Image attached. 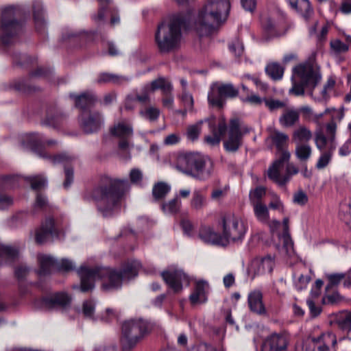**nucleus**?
<instances>
[{
	"instance_id": "nucleus-1",
	"label": "nucleus",
	"mask_w": 351,
	"mask_h": 351,
	"mask_svg": "<svg viewBox=\"0 0 351 351\" xmlns=\"http://www.w3.org/2000/svg\"><path fill=\"white\" fill-rule=\"evenodd\" d=\"M140 267L137 261L127 262L119 271L109 267L90 269L82 266L77 271L81 279L80 289L82 292L92 290L96 280H101V288L104 291L117 289L121 287L123 280L135 277Z\"/></svg>"
},
{
	"instance_id": "nucleus-2",
	"label": "nucleus",
	"mask_w": 351,
	"mask_h": 351,
	"mask_svg": "<svg viewBox=\"0 0 351 351\" xmlns=\"http://www.w3.org/2000/svg\"><path fill=\"white\" fill-rule=\"evenodd\" d=\"M230 7V0H207L195 23L196 32L200 36L208 35L224 24Z\"/></svg>"
},
{
	"instance_id": "nucleus-3",
	"label": "nucleus",
	"mask_w": 351,
	"mask_h": 351,
	"mask_svg": "<svg viewBox=\"0 0 351 351\" xmlns=\"http://www.w3.org/2000/svg\"><path fill=\"white\" fill-rule=\"evenodd\" d=\"M186 23V17L182 14H178L158 25L154 40L160 52L170 53L180 47L182 40V30Z\"/></svg>"
},
{
	"instance_id": "nucleus-4",
	"label": "nucleus",
	"mask_w": 351,
	"mask_h": 351,
	"mask_svg": "<svg viewBox=\"0 0 351 351\" xmlns=\"http://www.w3.org/2000/svg\"><path fill=\"white\" fill-rule=\"evenodd\" d=\"M129 187L127 180H113L108 186L100 189V197L97 199V208L104 217H110L119 208L121 197Z\"/></svg>"
},
{
	"instance_id": "nucleus-5",
	"label": "nucleus",
	"mask_w": 351,
	"mask_h": 351,
	"mask_svg": "<svg viewBox=\"0 0 351 351\" xmlns=\"http://www.w3.org/2000/svg\"><path fill=\"white\" fill-rule=\"evenodd\" d=\"M320 80L321 75L316 67L310 64H299L293 69V86L289 93L296 96L302 95L304 88L313 89Z\"/></svg>"
},
{
	"instance_id": "nucleus-6",
	"label": "nucleus",
	"mask_w": 351,
	"mask_h": 351,
	"mask_svg": "<svg viewBox=\"0 0 351 351\" xmlns=\"http://www.w3.org/2000/svg\"><path fill=\"white\" fill-rule=\"evenodd\" d=\"M121 344L125 351L136 346L149 332L148 323L142 319H131L123 322L121 328Z\"/></svg>"
},
{
	"instance_id": "nucleus-7",
	"label": "nucleus",
	"mask_w": 351,
	"mask_h": 351,
	"mask_svg": "<svg viewBox=\"0 0 351 351\" xmlns=\"http://www.w3.org/2000/svg\"><path fill=\"white\" fill-rule=\"evenodd\" d=\"M16 14V10L14 6L6 7L2 12L0 42L4 45H9L21 29V23L15 19Z\"/></svg>"
},
{
	"instance_id": "nucleus-8",
	"label": "nucleus",
	"mask_w": 351,
	"mask_h": 351,
	"mask_svg": "<svg viewBox=\"0 0 351 351\" xmlns=\"http://www.w3.org/2000/svg\"><path fill=\"white\" fill-rule=\"evenodd\" d=\"M247 226L243 219L234 215L229 214L223 219V237L226 245L230 241H241L247 232Z\"/></svg>"
},
{
	"instance_id": "nucleus-9",
	"label": "nucleus",
	"mask_w": 351,
	"mask_h": 351,
	"mask_svg": "<svg viewBox=\"0 0 351 351\" xmlns=\"http://www.w3.org/2000/svg\"><path fill=\"white\" fill-rule=\"evenodd\" d=\"M291 157L288 150H285L280 154V158L276 160L267 171L268 177L279 186H284L289 182V176H285V163Z\"/></svg>"
},
{
	"instance_id": "nucleus-10",
	"label": "nucleus",
	"mask_w": 351,
	"mask_h": 351,
	"mask_svg": "<svg viewBox=\"0 0 351 351\" xmlns=\"http://www.w3.org/2000/svg\"><path fill=\"white\" fill-rule=\"evenodd\" d=\"M309 340L317 351H337V338L330 330L322 332L317 336H311Z\"/></svg>"
},
{
	"instance_id": "nucleus-11",
	"label": "nucleus",
	"mask_w": 351,
	"mask_h": 351,
	"mask_svg": "<svg viewBox=\"0 0 351 351\" xmlns=\"http://www.w3.org/2000/svg\"><path fill=\"white\" fill-rule=\"evenodd\" d=\"M71 302V298L65 293H56L47 295L34 302L37 308L43 310H51L57 306H66Z\"/></svg>"
},
{
	"instance_id": "nucleus-12",
	"label": "nucleus",
	"mask_w": 351,
	"mask_h": 351,
	"mask_svg": "<svg viewBox=\"0 0 351 351\" xmlns=\"http://www.w3.org/2000/svg\"><path fill=\"white\" fill-rule=\"evenodd\" d=\"M213 169V162L211 159L198 153L190 176L199 180H206L210 177Z\"/></svg>"
},
{
	"instance_id": "nucleus-13",
	"label": "nucleus",
	"mask_w": 351,
	"mask_h": 351,
	"mask_svg": "<svg viewBox=\"0 0 351 351\" xmlns=\"http://www.w3.org/2000/svg\"><path fill=\"white\" fill-rule=\"evenodd\" d=\"M98 12L94 16L95 21H103L110 18V25L114 26L120 23V17L117 8L112 5V0H97Z\"/></svg>"
},
{
	"instance_id": "nucleus-14",
	"label": "nucleus",
	"mask_w": 351,
	"mask_h": 351,
	"mask_svg": "<svg viewBox=\"0 0 351 351\" xmlns=\"http://www.w3.org/2000/svg\"><path fill=\"white\" fill-rule=\"evenodd\" d=\"M289 336L285 332L272 333L264 340L261 351H287Z\"/></svg>"
},
{
	"instance_id": "nucleus-15",
	"label": "nucleus",
	"mask_w": 351,
	"mask_h": 351,
	"mask_svg": "<svg viewBox=\"0 0 351 351\" xmlns=\"http://www.w3.org/2000/svg\"><path fill=\"white\" fill-rule=\"evenodd\" d=\"M60 239L59 231L53 218L48 217L42 223L40 228L36 232L35 239L39 244L44 243L49 240Z\"/></svg>"
},
{
	"instance_id": "nucleus-16",
	"label": "nucleus",
	"mask_w": 351,
	"mask_h": 351,
	"mask_svg": "<svg viewBox=\"0 0 351 351\" xmlns=\"http://www.w3.org/2000/svg\"><path fill=\"white\" fill-rule=\"evenodd\" d=\"M274 258L267 255L254 259L248 269V274L254 279L255 277L270 274L274 267Z\"/></svg>"
},
{
	"instance_id": "nucleus-17",
	"label": "nucleus",
	"mask_w": 351,
	"mask_h": 351,
	"mask_svg": "<svg viewBox=\"0 0 351 351\" xmlns=\"http://www.w3.org/2000/svg\"><path fill=\"white\" fill-rule=\"evenodd\" d=\"M103 117L98 112H83L80 117V125L85 133L97 132L103 124Z\"/></svg>"
},
{
	"instance_id": "nucleus-18",
	"label": "nucleus",
	"mask_w": 351,
	"mask_h": 351,
	"mask_svg": "<svg viewBox=\"0 0 351 351\" xmlns=\"http://www.w3.org/2000/svg\"><path fill=\"white\" fill-rule=\"evenodd\" d=\"M161 275L164 281L175 293L182 289L183 283L189 284L187 276L180 269H168Z\"/></svg>"
},
{
	"instance_id": "nucleus-19",
	"label": "nucleus",
	"mask_w": 351,
	"mask_h": 351,
	"mask_svg": "<svg viewBox=\"0 0 351 351\" xmlns=\"http://www.w3.org/2000/svg\"><path fill=\"white\" fill-rule=\"evenodd\" d=\"M208 125L212 132V135L205 137V141L210 145H218L220 142L221 137L225 134L227 126L225 119L223 117L217 120L215 117L208 119Z\"/></svg>"
},
{
	"instance_id": "nucleus-20",
	"label": "nucleus",
	"mask_w": 351,
	"mask_h": 351,
	"mask_svg": "<svg viewBox=\"0 0 351 351\" xmlns=\"http://www.w3.org/2000/svg\"><path fill=\"white\" fill-rule=\"evenodd\" d=\"M337 130V124L333 121L326 125L327 136L322 132H316L315 134V144L317 149L319 151L325 149L327 144L329 145H335V134Z\"/></svg>"
},
{
	"instance_id": "nucleus-21",
	"label": "nucleus",
	"mask_w": 351,
	"mask_h": 351,
	"mask_svg": "<svg viewBox=\"0 0 351 351\" xmlns=\"http://www.w3.org/2000/svg\"><path fill=\"white\" fill-rule=\"evenodd\" d=\"M241 137L239 120L232 119L230 123L228 138L224 142L226 150L232 152H236L241 145Z\"/></svg>"
},
{
	"instance_id": "nucleus-22",
	"label": "nucleus",
	"mask_w": 351,
	"mask_h": 351,
	"mask_svg": "<svg viewBox=\"0 0 351 351\" xmlns=\"http://www.w3.org/2000/svg\"><path fill=\"white\" fill-rule=\"evenodd\" d=\"M197 154H180L176 158L175 161L172 162L171 165L178 171L191 176Z\"/></svg>"
},
{
	"instance_id": "nucleus-23",
	"label": "nucleus",
	"mask_w": 351,
	"mask_h": 351,
	"mask_svg": "<svg viewBox=\"0 0 351 351\" xmlns=\"http://www.w3.org/2000/svg\"><path fill=\"white\" fill-rule=\"evenodd\" d=\"M208 291L209 285L208 282L203 280L195 281L194 290L189 296L191 304H198L206 302Z\"/></svg>"
},
{
	"instance_id": "nucleus-24",
	"label": "nucleus",
	"mask_w": 351,
	"mask_h": 351,
	"mask_svg": "<svg viewBox=\"0 0 351 351\" xmlns=\"http://www.w3.org/2000/svg\"><path fill=\"white\" fill-rule=\"evenodd\" d=\"M300 3L302 5H300L297 12L306 23L313 22L312 25L309 26V32L311 34H315L318 22L313 20L315 12L311 3L309 0H302Z\"/></svg>"
},
{
	"instance_id": "nucleus-25",
	"label": "nucleus",
	"mask_w": 351,
	"mask_h": 351,
	"mask_svg": "<svg viewBox=\"0 0 351 351\" xmlns=\"http://www.w3.org/2000/svg\"><path fill=\"white\" fill-rule=\"evenodd\" d=\"M248 305L251 311L258 314L265 315L266 309L263 302V293L260 290L255 289L248 294Z\"/></svg>"
},
{
	"instance_id": "nucleus-26",
	"label": "nucleus",
	"mask_w": 351,
	"mask_h": 351,
	"mask_svg": "<svg viewBox=\"0 0 351 351\" xmlns=\"http://www.w3.org/2000/svg\"><path fill=\"white\" fill-rule=\"evenodd\" d=\"M330 324L343 330H351V312L341 311L331 315Z\"/></svg>"
},
{
	"instance_id": "nucleus-27",
	"label": "nucleus",
	"mask_w": 351,
	"mask_h": 351,
	"mask_svg": "<svg viewBox=\"0 0 351 351\" xmlns=\"http://www.w3.org/2000/svg\"><path fill=\"white\" fill-rule=\"evenodd\" d=\"M199 237L206 243L226 245V239L223 235L215 232L210 227H203L199 230Z\"/></svg>"
},
{
	"instance_id": "nucleus-28",
	"label": "nucleus",
	"mask_w": 351,
	"mask_h": 351,
	"mask_svg": "<svg viewBox=\"0 0 351 351\" xmlns=\"http://www.w3.org/2000/svg\"><path fill=\"white\" fill-rule=\"evenodd\" d=\"M73 158L66 154H60L52 158V161L54 164L62 163L64 166L66 177L65 181L64 182V188H68L73 182V169L67 167V165L70 164Z\"/></svg>"
},
{
	"instance_id": "nucleus-29",
	"label": "nucleus",
	"mask_w": 351,
	"mask_h": 351,
	"mask_svg": "<svg viewBox=\"0 0 351 351\" xmlns=\"http://www.w3.org/2000/svg\"><path fill=\"white\" fill-rule=\"evenodd\" d=\"M70 97L74 99L75 106L82 110L90 107L96 101V97L92 92H85L81 95L71 93Z\"/></svg>"
},
{
	"instance_id": "nucleus-30",
	"label": "nucleus",
	"mask_w": 351,
	"mask_h": 351,
	"mask_svg": "<svg viewBox=\"0 0 351 351\" xmlns=\"http://www.w3.org/2000/svg\"><path fill=\"white\" fill-rule=\"evenodd\" d=\"M208 104L215 107L222 108L225 104V98L222 94L219 84L214 83L210 86L208 93Z\"/></svg>"
},
{
	"instance_id": "nucleus-31",
	"label": "nucleus",
	"mask_w": 351,
	"mask_h": 351,
	"mask_svg": "<svg viewBox=\"0 0 351 351\" xmlns=\"http://www.w3.org/2000/svg\"><path fill=\"white\" fill-rule=\"evenodd\" d=\"M110 133L119 138H130L133 134L132 125L125 121H119L110 128Z\"/></svg>"
},
{
	"instance_id": "nucleus-32",
	"label": "nucleus",
	"mask_w": 351,
	"mask_h": 351,
	"mask_svg": "<svg viewBox=\"0 0 351 351\" xmlns=\"http://www.w3.org/2000/svg\"><path fill=\"white\" fill-rule=\"evenodd\" d=\"M208 202L206 195L200 189L193 191L190 201V206L193 210L196 212L202 211L208 205Z\"/></svg>"
},
{
	"instance_id": "nucleus-33",
	"label": "nucleus",
	"mask_w": 351,
	"mask_h": 351,
	"mask_svg": "<svg viewBox=\"0 0 351 351\" xmlns=\"http://www.w3.org/2000/svg\"><path fill=\"white\" fill-rule=\"evenodd\" d=\"M312 138V131L304 125H299L292 134V141L295 143H308Z\"/></svg>"
},
{
	"instance_id": "nucleus-34",
	"label": "nucleus",
	"mask_w": 351,
	"mask_h": 351,
	"mask_svg": "<svg viewBox=\"0 0 351 351\" xmlns=\"http://www.w3.org/2000/svg\"><path fill=\"white\" fill-rule=\"evenodd\" d=\"M40 263L39 274L46 275L56 269L57 260L50 255L40 254L38 257Z\"/></svg>"
},
{
	"instance_id": "nucleus-35",
	"label": "nucleus",
	"mask_w": 351,
	"mask_h": 351,
	"mask_svg": "<svg viewBox=\"0 0 351 351\" xmlns=\"http://www.w3.org/2000/svg\"><path fill=\"white\" fill-rule=\"evenodd\" d=\"M130 78L123 75H119L110 73H100L97 79V82L99 84L112 83L114 84L121 85L128 83Z\"/></svg>"
},
{
	"instance_id": "nucleus-36",
	"label": "nucleus",
	"mask_w": 351,
	"mask_h": 351,
	"mask_svg": "<svg viewBox=\"0 0 351 351\" xmlns=\"http://www.w3.org/2000/svg\"><path fill=\"white\" fill-rule=\"evenodd\" d=\"M313 148L309 143H295V156L302 162H306L312 156Z\"/></svg>"
},
{
	"instance_id": "nucleus-37",
	"label": "nucleus",
	"mask_w": 351,
	"mask_h": 351,
	"mask_svg": "<svg viewBox=\"0 0 351 351\" xmlns=\"http://www.w3.org/2000/svg\"><path fill=\"white\" fill-rule=\"evenodd\" d=\"M23 144L32 150L43 147L45 143L41 135L37 133L26 134L23 137Z\"/></svg>"
},
{
	"instance_id": "nucleus-38",
	"label": "nucleus",
	"mask_w": 351,
	"mask_h": 351,
	"mask_svg": "<svg viewBox=\"0 0 351 351\" xmlns=\"http://www.w3.org/2000/svg\"><path fill=\"white\" fill-rule=\"evenodd\" d=\"M299 112L295 109H287L279 118V122L283 127H291L299 121Z\"/></svg>"
},
{
	"instance_id": "nucleus-39",
	"label": "nucleus",
	"mask_w": 351,
	"mask_h": 351,
	"mask_svg": "<svg viewBox=\"0 0 351 351\" xmlns=\"http://www.w3.org/2000/svg\"><path fill=\"white\" fill-rule=\"evenodd\" d=\"M269 138L275 144L276 148L281 151V153L286 150L285 147L287 145L289 136L287 134L278 130H271Z\"/></svg>"
},
{
	"instance_id": "nucleus-40",
	"label": "nucleus",
	"mask_w": 351,
	"mask_h": 351,
	"mask_svg": "<svg viewBox=\"0 0 351 351\" xmlns=\"http://www.w3.org/2000/svg\"><path fill=\"white\" fill-rule=\"evenodd\" d=\"M153 93L156 90H161L162 95L173 92V85L170 81L165 77H158L149 84Z\"/></svg>"
},
{
	"instance_id": "nucleus-41",
	"label": "nucleus",
	"mask_w": 351,
	"mask_h": 351,
	"mask_svg": "<svg viewBox=\"0 0 351 351\" xmlns=\"http://www.w3.org/2000/svg\"><path fill=\"white\" fill-rule=\"evenodd\" d=\"M335 148V145H329L327 150L323 149L322 151H320L321 154L315 165V167L317 169H323L329 165L332 160L333 152Z\"/></svg>"
},
{
	"instance_id": "nucleus-42",
	"label": "nucleus",
	"mask_w": 351,
	"mask_h": 351,
	"mask_svg": "<svg viewBox=\"0 0 351 351\" xmlns=\"http://www.w3.org/2000/svg\"><path fill=\"white\" fill-rule=\"evenodd\" d=\"M182 202L178 196L161 204V209L165 215H175L181 208Z\"/></svg>"
},
{
	"instance_id": "nucleus-43",
	"label": "nucleus",
	"mask_w": 351,
	"mask_h": 351,
	"mask_svg": "<svg viewBox=\"0 0 351 351\" xmlns=\"http://www.w3.org/2000/svg\"><path fill=\"white\" fill-rule=\"evenodd\" d=\"M171 191V186L164 182L155 184L152 189V195L156 201L164 199Z\"/></svg>"
},
{
	"instance_id": "nucleus-44",
	"label": "nucleus",
	"mask_w": 351,
	"mask_h": 351,
	"mask_svg": "<svg viewBox=\"0 0 351 351\" xmlns=\"http://www.w3.org/2000/svg\"><path fill=\"white\" fill-rule=\"evenodd\" d=\"M64 120L65 116L60 113H47L42 123L46 126L57 128L64 123Z\"/></svg>"
},
{
	"instance_id": "nucleus-45",
	"label": "nucleus",
	"mask_w": 351,
	"mask_h": 351,
	"mask_svg": "<svg viewBox=\"0 0 351 351\" xmlns=\"http://www.w3.org/2000/svg\"><path fill=\"white\" fill-rule=\"evenodd\" d=\"M280 243L282 246L280 249V252L285 255L291 256L294 254L293 243L288 232L283 233L279 237Z\"/></svg>"
},
{
	"instance_id": "nucleus-46",
	"label": "nucleus",
	"mask_w": 351,
	"mask_h": 351,
	"mask_svg": "<svg viewBox=\"0 0 351 351\" xmlns=\"http://www.w3.org/2000/svg\"><path fill=\"white\" fill-rule=\"evenodd\" d=\"M284 68L277 62H270L265 67L266 73L274 80H280L284 74Z\"/></svg>"
},
{
	"instance_id": "nucleus-47",
	"label": "nucleus",
	"mask_w": 351,
	"mask_h": 351,
	"mask_svg": "<svg viewBox=\"0 0 351 351\" xmlns=\"http://www.w3.org/2000/svg\"><path fill=\"white\" fill-rule=\"evenodd\" d=\"M18 255V251L11 247L0 244V264L12 262Z\"/></svg>"
},
{
	"instance_id": "nucleus-48",
	"label": "nucleus",
	"mask_w": 351,
	"mask_h": 351,
	"mask_svg": "<svg viewBox=\"0 0 351 351\" xmlns=\"http://www.w3.org/2000/svg\"><path fill=\"white\" fill-rule=\"evenodd\" d=\"M254 215L258 221L266 223L269 219V210L267 206L263 203L253 204Z\"/></svg>"
},
{
	"instance_id": "nucleus-49",
	"label": "nucleus",
	"mask_w": 351,
	"mask_h": 351,
	"mask_svg": "<svg viewBox=\"0 0 351 351\" xmlns=\"http://www.w3.org/2000/svg\"><path fill=\"white\" fill-rule=\"evenodd\" d=\"M34 19L36 23V27L38 30H41L44 27L45 21L43 14V5L41 2L35 1L33 4Z\"/></svg>"
},
{
	"instance_id": "nucleus-50",
	"label": "nucleus",
	"mask_w": 351,
	"mask_h": 351,
	"mask_svg": "<svg viewBox=\"0 0 351 351\" xmlns=\"http://www.w3.org/2000/svg\"><path fill=\"white\" fill-rule=\"evenodd\" d=\"M328 279V284L326 286V289H329L334 286L338 285L342 280H344V285H348V276L347 273H339L328 274L327 276Z\"/></svg>"
},
{
	"instance_id": "nucleus-51",
	"label": "nucleus",
	"mask_w": 351,
	"mask_h": 351,
	"mask_svg": "<svg viewBox=\"0 0 351 351\" xmlns=\"http://www.w3.org/2000/svg\"><path fill=\"white\" fill-rule=\"evenodd\" d=\"M160 111L158 108L149 106L139 111L140 115L150 121H155L158 119Z\"/></svg>"
},
{
	"instance_id": "nucleus-52",
	"label": "nucleus",
	"mask_w": 351,
	"mask_h": 351,
	"mask_svg": "<svg viewBox=\"0 0 351 351\" xmlns=\"http://www.w3.org/2000/svg\"><path fill=\"white\" fill-rule=\"evenodd\" d=\"M265 188L258 186L250 192V201L252 205L262 203L261 199L265 195Z\"/></svg>"
},
{
	"instance_id": "nucleus-53",
	"label": "nucleus",
	"mask_w": 351,
	"mask_h": 351,
	"mask_svg": "<svg viewBox=\"0 0 351 351\" xmlns=\"http://www.w3.org/2000/svg\"><path fill=\"white\" fill-rule=\"evenodd\" d=\"M132 147V145L130 141V138H120L118 144L119 154H123L125 159H130V150Z\"/></svg>"
},
{
	"instance_id": "nucleus-54",
	"label": "nucleus",
	"mask_w": 351,
	"mask_h": 351,
	"mask_svg": "<svg viewBox=\"0 0 351 351\" xmlns=\"http://www.w3.org/2000/svg\"><path fill=\"white\" fill-rule=\"evenodd\" d=\"M26 179L30 183L31 187L34 190H40L47 184L46 179L40 176H30Z\"/></svg>"
},
{
	"instance_id": "nucleus-55",
	"label": "nucleus",
	"mask_w": 351,
	"mask_h": 351,
	"mask_svg": "<svg viewBox=\"0 0 351 351\" xmlns=\"http://www.w3.org/2000/svg\"><path fill=\"white\" fill-rule=\"evenodd\" d=\"M229 187L226 185L215 188L210 193V198L214 201H221L228 194Z\"/></svg>"
},
{
	"instance_id": "nucleus-56",
	"label": "nucleus",
	"mask_w": 351,
	"mask_h": 351,
	"mask_svg": "<svg viewBox=\"0 0 351 351\" xmlns=\"http://www.w3.org/2000/svg\"><path fill=\"white\" fill-rule=\"evenodd\" d=\"M152 93L153 91L152 90L149 84H147L145 86H144L141 90V92L136 95V99L141 103L149 102V96L150 94Z\"/></svg>"
},
{
	"instance_id": "nucleus-57",
	"label": "nucleus",
	"mask_w": 351,
	"mask_h": 351,
	"mask_svg": "<svg viewBox=\"0 0 351 351\" xmlns=\"http://www.w3.org/2000/svg\"><path fill=\"white\" fill-rule=\"evenodd\" d=\"M330 47L335 53H342L348 50L349 45L339 39H335L330 41Z\"/></svg>"
},
{
	"instance_id": "nucleus-58",
	"label": "nucleus",
	"mask_w": 351,
	"mask_h": 351,
	"mask_svg": "<svg viewBox=\"0 0 351 351\" xmlns=\"http://www.w3.org/2000/svg\"><path fill=\"white\" fill-rule=\"evenodd\" d=\"M219 87L224 98L234 97L239 93V90L231 84H219Z\"/></svg>"
},
{
	"instance_id": "nucleus-59",
	"label": "nucleus",
	"mask_w": 351,
	"mask_h": 351,
	"mask_svg": "<svg viewBox=\"0 0 351 351\" xmlns=\"http://www.w3.org/2000/svg\"><path fill=\"white\" fill-rule=\"evenodd\" d=\"M203 121H200L196 124L190 125L187 130V137L191 141H195L198 138L201 131V125Z\"/></svg>"
},
{
	"instance_id": "nucleus-60",
	"label": "nucleus",
	"mask_w": 351,
	"mask_h": 351,
	"mask_svg": "<svg viewBox=\"0 0 351 351\" xmlns=\"http://www.w3.org/2000/svg\"><path fill=\"white\" fill-rule=\"evenodd\" d=\"M229 49L238 57L241 56L244 51L243 44L239 38H235L232 41L229 45Z\"/></svg>"
},
{
	"instance_id": "nucleus-61",
	"label": "nucleus",
	"mask_w": 351,
	"mask_h": 351,
	"mask_svg": "<svg viewBox=\"0 0 351 351\" xmlns=\"http://www.w3.org/2000/svg\"><path fill=\"white\" fill-rule=\"evenodd\" d=\"M95 304L92 301H86L83 303L82 313L86 317L94 319Z\"/></svg>"
},
{
	"instance_id": "nucleus-62",
	"label": "nucleus",
	"mask_w": 351,
	"mask_h": 351,
	"mask_svg": "<svg viewBox=\"0 0 351 351\" xmlns=\"http://www.w3.org/2000/svg\"><path fill=\"white\" fill-rule=\"evenodd\" d=\"M308 196L303 191H298L293 194V202L300 206L305 205L308 202Z\"/></svg>"
},
{
	"instance_id": "nucleus-63",
	"label": "nucleus",
	"mask_w": 351,
	"mask_h": 351,
	"mask_svg": "<svg viewBox=\"0 0 351 351\" xmlns=\"http://www.w3.org/2000/svg\"><path fill=\"white\" fill-rule=\"evenodd\" d=\"M75 267L73 263L66 258H63L61 261H57L56 269L62 271H70L73 270Z\"/></svg>"
},
{
	"instance_id": "nucleus-64",
	"label": "nucleus",
	"mask_w": 351,
	"mask_h": 351,
	"mask_svg": "<svg viewBox=\"0 0 351 351\" xmlns=\"http://www.w3.org/2000/svg\"><path fill=\"white\" fill-rule=\"evenodd\" d=\"M130 182L134 184H141L143 180V173L138 169H132L130 172Z\"/></svg>"
}]
</instances>
